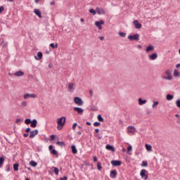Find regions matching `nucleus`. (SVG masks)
I'll return each mask as SVG.
<instances>
[{
	"mask_svg": "<svg viewBox=\"0 0 180 180\" xmlns=\"http://www.w3.org/2000/svg\"><path fill=\"white\" fill-rule=\"evenodd\" d=\"M139 39H140V34H135L134 35L128 36V39L130 40V41H133L134 40L135 41H139Z\"/></svg>",
	"mask_w": 180,
	"mask_h": 180,
	"instance_id": "f257e3e1",
	"label": "nucleus"
},
{
	"mask_svg": "<svg viewBox=\"0 0 180 180\" xmlns=\"http://www.w3.org/2000/svg\"><path fill=\"white\" fill-rule=\"evenodd\" d=\"M75 103L78 106H82L84 105V101H82V98L79 97H75L73 99Z\"/></svg>",
	"mask_w": 180,
	"mask_h": 180,
	"instance_id": "f03ea898",
	"label": "nucleus"
},
{
	"mask_svg": "<svg viewBox=\"0 0 180 180\" xmlns=\"http://www.w3.org/2000/svg\"><path fill=\"white\" fill-rule=\"evenodd\" d=\"M65 117H61L60 118H58L57 123L60 126H64L65 124Z\"/></svg>",
	"mask_w": 180,
	"mask_h": 180,
	"instance_id": "7ed1b4c3",
	"label": "nucleus"
},
{
	"mask_svg": "<svg viewBox=\"0 0 180 180\" xmlns=\"http://www.w3.org/2000/svg\"><path fill=\"white\" fill-rule=\"evenodd\" d=\"M127 129H128V133L130 134H135L136 133V128L133 126H129L127 127Z\"/></svg>",
	"mask_w": 180,
	"mask_h": 180,
	"instance_id": "20e7f679",
	"label": "nucleus"
},
{
	"mask_svg": "<svg viewBox=\"0 0 180 180\" xmlns=\"http://www.w3.org/2000/svg\"><path fill=\"white\" fill-rule=\"evenodd\" d=\"M146 172H147L146 169H142L141 171L140 175H141L142 179H147V178H148V176H147V174H146Z\"/></svg>",
	"mask_w": 180,
	"mask_h": 180,
	"instance_id": "39448f33",
	"label": "nucleus"
},
{
	"mask_svg": "<svg viewBox=\"0 0 180 180\" xmlns=\"http://www.w3.org/2000/svg\"><path fill=\"white\" fill-rule=\"evenodd\" d=\"M111 164L113 167H120L122 165V161L120 160H112Z\"/></svg>",
	"mask_w": 180,
	"mask_h": 180,
	"instance_id": "423d86ee",
	"label": "nucleus"
},
{
	"mask_svg": "<svg viewBox=\"0 0 180 180\" xmlns=\"http://www.w3.org/2000/svg\"><path fill=\"white\" fill-rule=\"evenodd\" d=\"M39 134V130L35 129L34 131H30V139H34L36 136Z\"/></svg>",
	"mask_w": 180,
	"mask_h": 180,
	"instance_id": "0eeeda50",
	"label": "nucleus"
},
{
	"mask_svg": "<svg viewBox=\"0 0 180 180\" xmlns=\"http://www.w3.org/2000/svg\"><path fill=\"white\" fill-rule=\"evenodd\" d=\"M96 12L98 13V15H105V11L103 10V8H101L99 7H97L96 8Z\"/></svg>",
	"mask_w": 180,
	"mask_h": 180,
	"instance_id": "6e6552de",
	"label": "nucleus"
},
{
	"mask_svg": "<svg viewBox=\"0 0 180 180\" xmlns=\"http://www.w3.org/2000/svg\"><path fill=\"white\" fill-rule=\"evenodd\" d=\"M49 150L51 151V153H52L53 155H57L58 154L57 153V150L54 149V146L53 145L49 146Z\"/></svg>",
	"mask_w": 180,
	"mask_h": 180,
	"instance_id": "1a4fd4ad",
	"label": "nucleus"
},
{
	"mask_svg": "<svg viewBox=\"0 0 180 180\" xmlns=\"http://www.w3.org/2000/svg\"><path fill=\"white\" fill-rule=\"evenodd\" d=\"M73 110L77 112L79 115H82L84 113V109L79 107H75Z\"/></svg>",
	"mask_w": 180,
	"mask_h": 180,
	"instance_id": "9d476101",
	"label": "nucleus"
},
{
	"mask_svg": "<svg viewBox=\"0 0 180 180\" xmlns=\"http://www.w3.org/2000/svg\"><path fill=\"white\" fill-rule=\"evenodd\" d=\"M133 23L136 29H141V23L139 22V20H135Z\"/></svg>",
	"mask_w": 180,
	"mask_h": 180,
	"instance_id": "9b49d317",
	"label": "nucleus"
},
{
	"mask_svg": "<svg viewBox=\"0 0 180 180\" xmlns=\"http://www.w3.org/2000/svg\"><path fill=\"white\" fill-rule=\"evenodd\" d=\"M148 57L150 60H157V58H158V55H157V53H153L151 55H149Z\"/></svg>",
	"mask_w": 180,
	"mask_h": 180,
	"instance_id": "f8f14e48",
	"label": "nucleus"
},
{
	"mask_svg": "<svg viewBox=\"0 0 180 180\" xmlns=\"http://www.w3.org/2000/svg\"><path fill=\"white\" fill-rule=\"evenodd\" d=\"M110 176L113 179L116 178L117 176V172L116 170H112Z\"/></svg>",
	"mask_w": 180,
	"mask_h": 180,
	"instance_id": "ddd939ff",
	"label": "nucleus"
},
{
	"mask_svg": "<svg viewBox=\"0 0 180 180\" xmlns=\"http://www.w3.org/2000/svg\"><path fill=\"white\" fill-rule=\"evenodd\" d=\"M34 13H35V15H37V16H38V18H41V13L40 12L39 9L35 8L34 9Z\"/></svg>",
	"mask_w": 180,
	"mask_h": 180,
	"instance_id": "4468645a",
	"label": "nucleus"
},
{
	"mask_svg": "<svg viewBox=\"0 0 180 180\" xmlns=\"http://www.w3.org/2000/svg\"><path fill=\"white\" fill-rule=\"evenodd\" d=\"M37 56H34L35 60H41L43 58V53L41 52H38L37 54Z\"/></svg>",
	"mask_w": 180,
	"mask_h": 180,
	"instance_id": "2eb2a0df",
	"label": "nucleus"
},
{
	"mask_svg": "<svg viewBox=\"0 0 180 180\" xmlns=\"http://www.w3.org/2000/svg\"><path fill=\"white\" fill-rule=\"evenodd\" d=\"M37 127V120L34 119L32 121H31L30 127Z\"/></svg>",
	"mask_w": 180,
	"mask_h": 180,
	"instance_id": "dca6fc26",
	"label": "nucleus"
},
{
	"mask_svg": "<svg viewBox=\"0 0 180 180\" xmlns=\"http://www.w3.org/2000/svg\"><path fill=\"white\" fill-rule=\"evenodd\" d=\"M36 94H27L24 95V99H27V98H36Z\"/></svg>",
	"mask_w": 180,
	"mask_h": 180,
	"instance_id": "f3484780",
	"label": "nucleus"
},
{
	"mask_svg": "<svg viewBox=\"0 0 180 180\" xmlns=\"http://www.w3.org/2000/svg\"><path fill=\"white\" fill-rule=\"evenodd\" d=\"M14 75H15V77H23V75H25V72H22V70H19L14 73Z\"/></svg>",
	"mask_w": 180,
	"mask_h": 180,
	"instance_id": "a211bd4d",
	"label": "nucleus"
},
{
	"mask_svg": "<svg viewBox=\"0 0 180 180\" xmlns=\"http://www.w3.org/2000/svg\"><path fill=\"white\" fill-rule=\"evenodd\" d=\"M153 50H154V46L153 45H149L146 49V53H150V51H153Z\"/></svg>",
	"mask_w": 180,
	"mask_h": 180,
	"instance_id": "6ab92c4d",
	"label": "nucleus"
},
{
	"mask_svg": "<svg viewBox=\"0 0 180 180\" xmlns=\"http://www.w3.org/2000/svg\"><path fill=\"white\" fill-rule=\"evenodd\" d=\"M106 150H108L109 151H115V148L111 145H106L105 146Z\"/></svg>",
	"mask_w": 180,
	"mask_h": 180,
	"instance_id": "aec40b11",
	"label": "nucleus"
},
{
	"mask_svg": "<svg viewBox=\"0 0 180 180\" xmlns=\"http://www.w3.org/2000/svg\"><path fill=\"white\" fill-rule=\"evenodd\" d=\"M145 103H147V100H143L141 98H139V105H144Z\"/></svg>",
	"mask_w": 180,
	"mask_h": 180,
	"instance_id": "412c9836",
	"label": "nucleus"
},
{
	"mask_svg": "<svg viewBox=\"0 0 180 180\" xmlns=\"http://www.w3.org/2000/svg\"><path fill=\"white\" fill-rule=\"evenodd\" d=\"M72 154H77L78 153V150H77V147L75 145L72 146Z\"/></svg>",
	"mask_w": 180,
	"mask_h": 180,
	"instance_id": "4be33fe9",
	"label": "nucleus"
},
{
	"mask_svg": "<svg viewBox=\"0 0 180 180\" xmlns=\"http://www.w3.org/2000/svg\"><path fill=\"white\" fill-rule=\"evenodd\" d=\"M167 101H172L174 99V95L172 94H167L166 96Z\"/></svg>",
	"mask_w": 180,
	"mask_h": 180,
	"instance_id": "5701e85b",
	"label": "nucleus"
},
{
	"mask_svg": "<svg viewBox=\"0 0 180 180\" xmlns=\"http://www.w3.org/2000/svg\"><path fill=\"white\" fill-rule=\"evenodd\" d=\"M94 24L99 30H102V25L99 23V21H96Z\"/></svg>",
	"mask_w": 180,
	"mask_h": 180,
	"instance_id": "b1692460",
	"label": "nucleus"
},
{
	"mask_svg": "<svg viewBox=\"0 0 180 180\" xmlns=\"http://www.w3.org/2000/svg\"><path fill=\"white\" fill-rule=\"evenodd\" d=\"M74 85L73 83L70 82L68 84V89H70V91H74Z\"/></svg>",
	"mask_w": 180,
	"mask_h": 180,
	"instance_id": "393cba45",
	"label": "nucleus"
},
{
	"mask_svg": "<svg viewBox=\"0 0 180 180\" xmlns=\"http://www.w3.org/2000/svg\"><path fill=\"white\" fill-rule=\"evenodd\" d=\"M4 162H5V158L4 157H1L0 158V168H2Z\"/></svg>",
	"mask_w": 180,
	"mask_h": 180,
	"instance_id": "a878e982",
	"label": "nucleus"
},
{
	"mask_svg": "<svg viewBox=\"0 0 180 180\" xmlns=\"http://www.w3.org/2000/svg\"><path fill=\"white\" fill-rule=\"evenodd\" d=\"M57 146H59L60 147H64L65 146V143L63 141H58L56 142Z\"/></svg>",
	"mask_w": 180,
	"mask_h": 180,
	"instance_id": "bb28decb",
	"label": "nucleus"
},
{
	"mask_svg": "<svg viewBox=\"0 0 180 180\" xmlns=\"http://www.w3.org/2000/svg\"><path fill=\"white\" fill-rule=\"evenodd\" d=\"M30 165H31V167H37V162L34 160H31L30 162Z\"/></svg>",
	"mask_w": 180,
	"mask_h": 180,
	"instance_id": "cd10ccee",
	"label": "nucleus"
},
{
	"mask_svg": "<svg viewBox=\"0 0 180 180\" xmlns=\"http://www.w3.org/2000/svg\"><path fill=\"white\" fill-rule=\"evenodd\" d=\"M146 148L148 151H152L153 147L150 144H146Z\"/></svg>",
	"mask_w": 180,
	"mask_h": 180,
	"instance_id": "c85d7f7f",
	"label": "nucleus"
},
{
	"mask_svg": "<svg viewBox=\"0 0 180 180\" xmlns=\"http://www.w3.org/2000/svg\"><path fill=\"white\" fill-rule=\"evenodd\" d=\"M13 169H14V171H19V164H18V163H15L14 165H13Z\"/></svg>",
	"mask_w": 180,
	"mask_h": 180,
	"instance_id": "c756f323",
	"label": "nucleus"
},
{
	"mask_svg": "<svg viewBox=\"0 0 180 180\" xmlns=\"http://www.w3.org/2000/svg\"><path fill=\"white\" fill-rule=\"evenodd\" d=\"M132 150H133V148L131 147V145H129L127 148L128 154L131 155V153H130V152Z\"/></svg>",
	"mask_w": 180,
	"mask_h": 180,
	"instance_id": "7c9ffc66",
	"label": "nucleus"
},
{
	"mask_svg": "<svg viewBox=\"0 0 180 180\" xmlns=\"http://www.w3.org/2000/svg\"><path fill=\"white\" fill-rule=\"evenodd\" d=\"M97 119L98 120V122H105V120H103V117H102V115H98L97 116Z\"/></svg>",
	"mask_w": 180,
	"mask_h": 180,
	"instance_id": "2f4dec72",
	"label": "nucleus"
},
{
	"mask_svg": "<svg viewBox=\"0 0 180 180\" xmlns=\"http://www.w3.org/2000/svg\"><path fill=\"white\" fill-rule=\"evenodd\" d=\"M25 124H30L32 123V120H30V118H27L25 120Z\"/></svg>",
	"mask_w": 180,
	"mask_h": 180,
	"instance_id": "473e14b6",
	"label": "nucleus"
},
{
	"mask_svg": "<svg viewBox=\"0 0 180 180\" xmlns=\"http://www.w3.org/2000/svg\"><path fill=\"white\" fill-rule=\"evenodd\" d=\"M52 168L53 169V172L56 174V175H58V172H59L58 168L56 167H53Z\"/></svg>",
	"mask_w": 180,
	"mask_h": 180,
	"instance_id": "72a5a7b5",
	"label": "nucleus"
},
{
	"mask_svg": "<svg viewBox=\"0 0 180 180\" xmlns=\"http://www.w3.org/2000/svg\"><path fill=\"white\" fill-rule=\"evenodd\" d=\"M49 46H50V47H52V49H57V47H58V44H54L51 43V44H50Z\"/></svg>",
	"mask_w": 180,
	"mask_h": 180,
	"instance_id": "f704fd0d",
	"label": "nucleus"
},
{
	"mask_svg": "<svg viewBox=\"0 0 180 180\" xmlns=\"http://www.w3.org/2000/svg\"><path fill=\"white\" fill-rule=\"evenodd\" d=\"M89 12L90 13H92V15H96V11H95L94 8H91L89 10Z\"/></svg>",
	"mask_w": 180,
	"mask_h": 180,
	"instance_id": "c9c22d12",
	"label": "nucleus"
},
{
	"mask_svg": "<svg viewBox=\"0 0 180 180\" xmlns=\"http://www.w3.org/2000/svg\"><path fill=\"white\" fill-rule=\"evenodd\" d=\"M158 105V101H153V104L152 105V108L153 109H155V108H157V105Z\"/></svg>",
	"mask_w": 180,
	"mask_h": 180,
	"instance_id": "e433bc0d",
	"label": "nucleus"
},
{
	"mask_svg": "<svg viewBox=\"0 0 180 180\" xmlns=\"http://www.w3.org/2000/svg\"><path fill=\"white\" fill-rule=\"evenodd\" d=\"M97 169H98V171H101V169H102V166L101 165V162H97Z\"/></svg>",
	"mask_w": 180,
	"mask_h": 180,
	"instance_id": "4c0bfd02",
	"label": "nucleus"
},
{
	"mask_svg": "<svg viewBox=\"0 0 180 180\" xmlns=\"http://www.w3.org/2000/svg\"><path fill=\"white\" fill-rule=\"evenodd\" d=\"M174 77H179V72H178V70H174Z\"/></svg>",
	"mask_w": 180,
	"mask_h": 180,
	"instance_id": "58836bf2",
	"label": "nucleus"
},
{
	"mask_svg": "<svg viewBox=\"0 0 180 180\" xmlns=\"http://www.w3.org/2000/svg\"><path fill=\"white\" fill-rule=\"evenodd\" d=\"M118 34L120 36V37H126V33L124 32H120Z\"/></svg>",
	"mask_w": 180,
	"mask_h": 180,
	"instance_id": "ea45409f",
	"label": "nucleus"
},
{
	"mask_svg": "<svg viewBox=\"0 0 180 180\" xmlns=\"http://www.w3.org/2000/svg\"><path fill=\"white\" fill-rule=\"evenodd\" d=\"M148 164L147 163V161H143L141 164V167H147Z\"/></svg>",
	"mask_w": 180,
	"mask_h": 180,
	"instance_id": "a19ab883",
	"label": "nucleus"
},
{
	"mask_svg": "<svg viewBox=\"0 0 180 180\" xmlns=\"http://www.w3.org/2000/svg\"><path fill=\"white\" fill-rule=\"evenodd\" d=\"M100 124H101V122H95L94 123V126H95L96 127H98Z\"/></svg>",
	"mask_w": 180,
	"mask_h": 180,
	"instance_id": "79ce46f5",
	"label": "nucleus"
},
{
	"mask_svg": "<svg viewBox=\"0 0 180 180\" xmlns=\"http://www.w3.org/2000/svg\"><path fill=\"white\" fill-rule=\"evenodd\" d=\"M164 79H167L168 81H171L172 79V76H169L167 77H164Z\"/></svg>",
	"mask_w": 180,
	"mask_h": 180,
	"instance_id": "37998d69",
	"label": "nucleus"
},
{
	"mask_svg": "<svg viewBox=\"0 0 180 180\" xmlns=\"http://www.w3.org/2000/svg\"><path fill=\"white\" fill-rule=\"evenodd\" d=\"M4 11H5V7H4L3 6H0V13H2V12H4Z\"/></svg>",
	"mask_w": 180,
	"mask_h": 180,
	"instance_id": "c03bdc74",
	"label": "nucleus"
},
{
	"mask_svg": "<svg viewBox=\"0 0 180 180\" xmlns=\"http://www.w3.org/2000/svg\"><path fill=\"white\" fill-rule=\"evenodd\" d=\"M176 105L177 108H180V100H176Z\"/></svg>",
	"mask_w": 180,
	"mask_h": 180,
	"instance_id": "a18cd8bd",
	"label": "nucleus"
},
{
	"mask_svg": "<svg viewBox=\"0 0 180 180\" xmlns=\"http://www.w3.org/2000/svg\"><path fill=\"white\" fill-rule=\"evenodd\" d=\"M21 106H23V107L27 106V103L26 101H22Z\"/></svg>",
	"mask_w": 180,
	"mask_h": 180,
	"instance_id": "49530a36",
	"label": "nucleus"
},
{
	"mask_svg": "<svg viewBox=\"0 0 180 180\" xmlns=\"http://www.w3.org/2000/svg\"><path fill=\"white\" fill-rule=\"evenodd\" d=\"M77 126H78V124L77 122H75L72 126V129L75 130V127H77Z\"/></svg>",
	"mask_w": 180,
	"mask_h": 180,
	"instance_id": "de8ad7c7",
	"label": "nucleus"
},
{
	"mask_svg": "<svg viewBox=\"0 0 180 180\" xmlns=\"http://www.w3.org/2000/svg\"><path fill=\"white\" fill-rule=\"evenodd\" d=\"M6 171L7 172H9L11 171V167H10L9 165H7V166H6Z\"/></svg>",
	"mask_w": 180,
	"mask_h": 180,
	"instance_id": "09e8293b",
	"label": "nucleus"
},
{
	"mask_svg": "<svg viewBox=\"0 0 180 180\" xmlns=\"http://www.w3.org/2000/svg\"><path fill=\"white\" fill-rule=\"evenodd\" d=\"M165 74H166V75H167V76L169 77V76L171 75V72H169V70H167V71L165 72Z\"/></svg>",
	"mask_w": 180,
	"mask_h": 180,
	"instance_id": "8fccbe9b",
	"label": "nucleus"
},
{
	"mask_svg": "<svg viewBox=\"0 0 180 180\" xmlns=\"http://www.w3.org/2000/svg\"><path fill=\"white\" fill-rule=\"evenodd\" d=\"M60 180H67V179H68V177H67V176H65L64 177H60Z\"/></svg>",
	"mask_w": 180,
	"mask_h": 180,
	"instance_id": "3c124183",
	"label": "nucleus"
},
{
	"mask_svg": "<svg viewBox=\"0 0 180 180\" xmlns=\"http://www.w3.org/2000/svg\"><path fill=\"white\" fill-rule=\"evenodd\" d=\"M63 125H59V124H58V126H57V128H58V130H61V129H63Z\"/></svg>",
	"mask_w": 180,
	"mask_h": 180,
	"instance_id": "603ef678",
	"label": "nucleus"
},
{
	"mask_svg": "<svg viewBox=\"0 0 180 180\" xmlns=\"http://www.w3.org/2000/svg\"><path fill=\"white\" fill-rule=\"evenodd\" d=\"M93 160L94 162H96L98 161V158H96V156H94Z\"/></svg>",
	"mask_w": 180,
	"mask_h": 180,
	"instance_id": "864d4df0",
	"label": "nucleus"
},
{
	"mask_svg": "<svg viewBox=\"0 0 180 180\" xmlns=\"http://www.w3.org/2000/svg\"><path fill=\"white\" fill-rule=\"evenodd\" d=\"M89 94L91 95V96H94V91H92V89H90L89 90Z\"/></svg>",
	"mask_w": 180,
	"mask_h": 180,
	"instance_id": "5fc2aeb1",
	"label": "nucleus"
},
{
	"mask_svg": "<svg viewBox=\"0 0 180 180\" xmlns=\"http://www.w3.org/2000/svg\"><path fill=\"white\" fill-rule=\"evenodd\" d=\"M20 122H22V120L20 118H18L15 120V123H19Z\"/></svg>",
	"mask_w": 180,
	"mask_h": 180,
	"instance_id": "6e6d98bb",
	"label": "nucleus"
},
{
	"mask_svg": "<svg viewBox=\"0 0 180 180\" xmlns=\"http://www.w3.org/2000/svg\"><path fill=\"white\" fill-rule=\"evenodd\" d=\"M54 139H56V135H51V140H54Z\"/></svg>",
	"mask_w": 180,
	"mask_h": 180,
	"instance_id": "4d7b16f0",
	"label": "nucleus"
},
{
	"mask_svg": "<svg viewBox=\"0 0 180 180\" xmlns=\"http://www.w3.org/2000/svg\"><path fill=\"white\" fill-rule=\"evenodd\" d=\"M49 68H53V64L51 63H49L48 65Z\"/></svg>",
	"mask_w": 180,
	"mask_h": 180,
	"instance_id": "13d9d810",
	"label": "nucleus"
},
{
	"mask_svg": "<svg viewBox=\"0 0 180 180\" xmlns=\"http://www.w3.org/2000/svg\"><path fill=\"white\" fill-rule=\"evenodd\" d=\"M25 131H26V133L30 132V127L27 128V129H25Z\"/></svg>",
	"mask_w": 180,
	"mask_h": 180,
	"instance_id": "bf43d9fd",
	"label": "nucleus"
},
{
	"mask_svg": "<svg viewBox=\"0 0 180 180\" xmlns=\"http://www.w3.org/2000/svg\"><path fill=\"white\" fill-rule=\"evenodd\" d=\"M98 23L101 25H103V23H105V22L101 20L98 21Z\"/></svg>",
	"mask_w": 180,
	"mask_h": 180,
	"instance_id": "052dcab7",
	"label": "nucleus"
},
{
	"mask_svg": "<svg viewBox=\"0 0 180 180\" xmlns=\"http://www.w3.org/2000/svg\"><path fill=\"white\" fill-rule=\"evenodd\" d=\"M99 39H100V40L103 41V40L105 39V37H100Z\"/></svg>",
	"mask_w": 180,
	"mask_h": 180,
	"instance_id": "680f3d73",
	"label": "nucleus"
},
{
	"mask_svg": "<svg viewBox=\"0 0 180 180\" xmlns=\"http://www.w3.org/2000/svg\"><path fill=\"white\" fill-rule=\"evenodd\" d=\"M24 137H29V134H24Z\"/></svg>",
	"mask_w": 180,
	"mask_h": 180,
	"instance_id": "e2e57ef3",
	"label": "nucleus"
},
{
	"mask_svg": "<svg viewBox=\"0 0 180 180\" xmlns=\"http://www.w3.org/2000/svg\"><path fill=\"white\" fill-rule=\"evenodd\" d=\"M180 67V63H178L177 65H176V68H179Z\"/></svg>",
	"mask_w": 180,
	"mask_h": 180,
	"instance_id": "0e129e2a",
	"label": "nucleus"
},
{
	"mask_svg": "<svg viewBox=\"0 0 180 180\" xmlns=\"http://www.w3.org/2000/svg\"><path fill=\"white\" fill-rule=\"evenodd\" d=\"M86 124H87V126H91V122H86Z\"/></svg>",
	"mask_w": 180,
	"mask_h": 180,
	"instance_id": "69168bd1",
	"label": "nucleus"
},
{
	"mask_svg": "<svg viewBox=\"0 0 180 180\" xmlns=\"http://www.w3.org/2000/svg\"><path fill=\"white\" fill-rule=\"evenodd\" d=\"M56 3L54 1H51L50 5H54Z\"/></svg>",
	"mask_w": 180,
	"mask_h": 180,
	"instance_id": "338daca9",
	"label": "nucleus"
},
{
	"mask_svg": "<svg viewBox=\"0 0 180 180\" xmlns=\"http://www.w3.org/2000/svg\"><path fill=\"white\" fill-rule=\"evenodd\" d=\"M95 131H96V133H99V129H96Z\"/></svg>",
	"mask_w": 180,
	"mask_h": 180,
	"instance_id": "774afa93",
	"label": "nucleus"
}]
</instances>
